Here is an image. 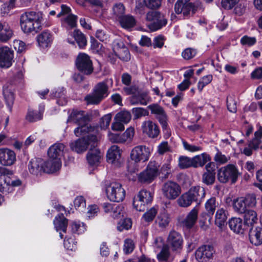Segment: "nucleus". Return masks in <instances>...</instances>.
Wrapping results in <instances>:
<instances>
[{
	"instance_id": "5",
	"label": "nucleus",
	"mask_w": 262,
	"mask_h": 262,
	"mask_svg": "<svg viewBox=\"0 0 262 262\" xmlns=\"http://www.w3.org/2000/svg\"><path fill=\"white\" fill-rule=\"evenodd\" d=\"M106 193L111 201L116 202L122 201L125 196V191L121 184L115 182L106 185Z\"/></svg>"
},
{
	"instance_id": "16",
	"label": "nucleus",
	"mask_w": 262,
	"mask_h": 262,
	"mask_svg": "<svg viewBox=\"0 0 262 262\" xmlns=\"http://www.w3.org/2000/svg\"><path fill=\"white\" fill-rule=\"evenodd\" d=\"M13 59V51L8 47L0 48V67L8 68L11 66Z\"/></svg>"
},
{
	"instance_id": "35",
	"label": "nucleus",
	"mask_w": 262,
	"mask_h": 262,
	"mask_svg": "<svg viewBox=\"0 0 262 262\" xmlns=\"http://www.w3.org/2000/svg\"><path fill=\"white\" fill-rule=\"evenodd\" d=\"M243 214H244V223L246 226H252L257 222V215L255 211L248 209Z\"/></svg>"
},
{
	"instance_id": "7",
	"label": "nucleus",
	"mask_w": 262,
	"mask_h": 262,
	"mask_svg": "<svg viewBox=\"0 0 262 262\" xmlns=\"http://www.w3.org/2000/svg\"><path fill=\"white\" fill-rule=\"evenodd\" d=\"M183 238L180 233L171 231L169 232L165 245L172 252L175 253H180L183 247Z\"/></svg>"
},
{
	"instance_id": "32",
	"label": "nucleus",
	"mask_w": 262,
	"mask_h": 262,
	"mask_svg": "<svg viewBox=\"0 0 262 262\" xmlns=\"http://www.w3.org/2000/svg\"><path fill=\"white\" fill-rule=\"evenodd\" d=\"M100 150L97 148L91 149L87 154V160L90 165H97L101 158Z\"/></svg>"
},
{
	"instance_id": "38",
	"label": "nucleus",
	"mask_w": 262,
	"mask_h": 262,
	"mask_svg": "<svg viewBox=\"0 0 262 262\" xmlns=\"http://www.w3.org/2000/svg\"><path fill=\"white\" fill-rule=\"evenodd\" d=\"M167 24V20L164 17H157L148 25L149 28L152 31L161 28Z\"/></svg>"
},
{
	"instance_id": "64",
	"label": "nucleus",
	"mask_w": 262,
	"mask_h": 262,
	"mask_svg": "<svg viewBox=\"0 0 262 262\" xmlns=\"http://www.w3.org/2000/svg\"><path fill=\"white\" fill-rule=\"evenodd\" d=\"M229 159L230 158L229 157H227L225 155L222 154L220 151L217 152L214 157V161L216 163L221 164L227 163Z\"/></svg>"
},
{
	"instance_id": "14",
	"label": "nucleus",
	"mask_w": 262,
	"mask_h": 262,
	"mask_svg": "<svg viewBox=\"0 0 262 262\" xmlns=\"http://www.w3.org/2000/svg\"><path fill=\"white\" fill-rule=\"evenodd\" d=\"M151 113L156 115L163 130H166L168 127L167 115L163 107L158 104H151L147 106Z\"/></svg>"
},
{
	"instance_id": "36",
	"label": "nucleus",
	"mask_w": 262,
	"mask_h": 262,
	"mask_svg": "<svg viewBox=\"0 0 262 262\" xmlns=\"http://www.w3.org/2000/svg\"><path fill=\"white\" fill-rule=\"evenodd\" d=\"M234 211L239 214H243L248 209L243 197L238 198L233 201Z\"/></svg>"
},
{
	"instance_id": "10",
	"label": "nucleus",
	"mask_w": 262,
	"mask_h": 262,
	"mask_svg": "<svg viewBox=\"0 0 262 262\" xmlns=\"http://www.w3.org/2000/svg\"><path fill=\"white\" fill-rule=\"evenodd\" d=\"M78 70L86 75H90L93 72V64L90 57L85 53H80L76 59Z\"/></svg>"
},
{
	"instance_id": "21",
	"label": "nucleus",
	"mask_w": 262,
	"mask_h": 262,
	"mask_svg": "<svg viewBox=\"0 0 262 262\" xmlns=\"http://www.w3.org/2000/svg\"><path fill=\"white\" fill-rule=\"evenodd\" d=\"M151 101V98L147 91L139 90L136 94L133 95L130 99V102L133 105L140 104L146 105Z\"/></svg>"
},
{
	"instance_id": "22",
	"label": "nucleus",
	"mask_w": 262,
	"mask_h": 262,
	"mask_svg": "<svg viewBox=\"0 0 262 262\" xmlns=\"http://www.w3.org/2000/svg\"><path fill=\"white\" fill-rule=\"evenodd\" d=\"M91 143L94 142H92L91 140L86 139L84 137H82L72 142L70 144V147L73 151L80 154L86 151L89 145Z\"/></svg>"
},
{
	"instance_id": "13",
	"label": "nucleus",
	"mask_w": 262,
	"mask_h": 262,
	"mask_svg": "<svg viewBox=\"0 0 262 262\" xmlns=\"http://www.w3.org/2000/svg\"><path fill=\"white\" fill-rule=\"evenodd\" d=\"M162 192L164 196L168 200L176 199L181 193V188L176 182L168 181L162 186Z\"/></svg>"
},
{
	"instance_id": "18",
	"label": "nucleus",
	"mask_w": 262,
	"mask_h": 262,
	"mask_svg": "<svg viewBox=\"0 0 262 262\" xmlns=\"http://www.w3.org/2000/svg\"><path fill=\"white\" fill-rule=\"evenodd\" d=\"M142 132L149 138H156L160 134V129L157 124L151 120L144 121L141 126Z\"/></svg>"
},
{
	"instance_id": "59",
	"label": "nucleus",
	"mask_w": 262,
	"mask_h": 262,
	"mask_svg": "<svg viewBox=\"0 0 262 262\" xmlns=\"http://www.w3.org/2000/svg\"><path fill=\"white\" fill-rule=\"evenodd\" d=\"M132 113L134 119H137L142 116H147L148 112L147 110L142 107H136L132 109Z\"/></svg>"
},
{
	"instance_id": "33",
	"label": "nucleus",
	"mask_w": 262,
	"mask_h": 262,
	"mask_svg": "<svg viewBox=\"0 0 262 262\" xmlns=\"http://www.w3.org/2000/svg\"><path fill=\"white\" fill-rule=\"evenodd\" d=\"M0 183L4 182L5 185L7 186L11 185L12 180L11 177L13 176V172L4 167L0 168Z\"/></svg>"
},
{
	"instance_id": "3",
	"label": "nucleus",
	"mask_w": 262,
	"mask_h": 262,
	"mask_svg": "<svg viewBox=\"0 0 262 262\" xmlns=\"http://www.w3.org/2000/svg\"><path fill=\"white\" fill-rule=\"evenodd\" d=\"M189 0H178L175 4L174 10L177 14L182 13L184 15L191 14H195L204 11V7L203 3L200 1L193 3H188Z\"/></svg>"
},
{
	"instance_id": "62",
	"label": "nucleus",
	"mask_w": 262,
	"mask_h": 262,
	"mask_svg": "<svg viewBox=\"0 0 262 262\" xmlns=\"http://www.w3.org/2000/svg\"><path fill=\"white\" fill-rule=\"evenodd\" d=\"M239 1V0H222L221 6L225 9L230 10L238 4Z\"/></svg>"
},
{
	"instance_id": "61",
	"label": "nucleus",
	"mask_w": 262,
	"mask_h": 262,
	"mask_svg": "<svg viewBox=\"0 0 262 262\" xmlns=\"http://www.w3.org/2000/svg\"><path fill=\"white\" fill-rule=\"evenodd\" d=\"M240 41L242 45L250 47L254 45L256 43V39L255 37H250L247 35H245L241 38Z\"/></svg>"
},
{
	"instance_id": "45",
	"label": "nucleus",
	"mask_w": 262,
	"mask_h": 262,
	"mask_svg": "<svg viewBox=\"0 0 262 262\" xmlns=\"http://www.w3.org/2000/svg\"><path fill=\"white\" fill-rule=\"evenodd\" d=\"M113 14L116 16H130L125 15V8L122 3H117L113 7Z\"/></svg>"
},
{
	"instance_id": "56",
	"label": "nucleus",
	"mask_w": 262,
	"mask_h": 262,
	"mask_svg": "<svg viewBox=\"0 0 262 262\" xmlns=\"http://www.w3.org/2000/svg\"><path fill=\"white\" fill-rule=\"evenodd\" d=\"M215 173L204 172L202 176V182L207 185H212L215 181Z\"/></svg>"
},
{
	"instance_id": "11",
	"label": "nucleus",
	"mask_w": 262,
	"mask_h": 262,
	"mask_svg": "<svg viewBox=\"0 0 262 262\" xmlns=\"http://www.w3.org/2000/svg\"><path fill=\"white\" fill-rule=\"evenodd\" d=\"M95 130V128L92 127L89 124L78 125V127L74 129V133L76 137H84L86 139L96 143L98 140L96 135L92 133Z\"/></svg>"
},
{
	"instance_id": "55",
	"label": "nucleus",
	"mask_w": 262,
	"mask_h": 262,
	"mask_svg": "<svg viewBox=\"0 0 262 262\" xmlns=\"http://www.w3.org/2000/svg\"><path fill=\"white\" fill-rule=\"evenodd\" d=\"M246 205L248 207H254L256 205V199L254 194H248L245 197H243Z\"/></svg>"
},
{
	"instance_id": "46",
	"label": "nucleus",
	"mask_w": 262,
	"mask_h": 262,
	"mask_svg": "<svg viewBox=\"0 0 262 262\" xmlns=\"http://www.w3.org/2000/svg\"><path fill=\"white\" fill-rule=\"evenodd\" d=\"M71 229L73 233L80 234L85 232L86 226L83 223L74 222L71 225Z\"/></svg>"
},
{
	"instance_id": "31",
	"label": "nucleus",
	"mask_w": 262,
	"mask_h": 262,
	"mask_svg": "<svg viewBox=\"0 0 262 262\" xmlns=\"http://www.w3.org/2000/svg\"><path fill=\"white\" fill-rule=\"evenodd\" d=\"M228 212L224 208L219 209L215 214V224L220 228L222 229L227 219Z\"/></svg>"
},
{
	"instance_id": "19",
	"label": "nucleus",
	"mask_w": 262,
	"mask_h": 262,
	"mask_svg": "<svg viewBox=\"0 0 262 262\" xmlns=\"http://www.w3.org/2000/svg\"><path fill=\"white\" fill-rule=\"evenodd\" d=\"M16 161L15 152L8 148L0 149V164L5 166H10Z\"/></svg>"
},
{
	"instance_id": "26",
	"label": "nucleus",
	"mask_w": 262,
	"mask_h": 262,
	"mask_svg": "<svg viewBox=\"0 0 262 262\" xmlns=\"http://www.w3.org/2000/svg\"><path fill=\"white\" fill-rule=\"evenodd\" d=\"M198 212V208L197 207L193 208L183 221V226L188 229L192 228L196 222Z\"/></svg>"
},
{
	"instance_id": "30",
	"label": "nucleus",
	"mask_w": 262,
	"mask_h": 262,
	"mask_svg": "<svg viewBox=\"0 0 262 262\" xmlns=\"http://www.w3.org/2000/svg\"><path fill=\"white\" fill-rule=\"evenodd\" d=\"M121 151L116 145H113L108 150L107 154V161L111 163L119 162L121 158Z\"/></svg>"
},
{
	"instance_id": "1",
	"label": "nucleus",
	"mask_w": 262,
	"mask_h": 262,
	"mask_svg": "<svg viewBox=\"0 0 262 262\" xmlns=\"http://www.w3.org/2000/svg\"><path fill=\"white\" fill-rule=\"evenodd\" d=\"M107 80L98 83L93 88L92 92L84 97V101L88 105L99 104L109 94Z\"/></svg>"
},
{
	"instance_id": "8",
	"label": "nucleus",
	"mask_w": 262,
	"mask_h": 262,
	"mask_svg": "<svg viewBox=\"0 0 262 262\" xmlns=\"http://www.w3.org/2000/svg\"><path fill=\"white\" fill-rule=\"evenodd\" d=\"M42 18L21 17L20 26L22 30L25 33L38 32L41 29Z\"/></svg>"
},
{
	"instance_id": "29",
	"label": "nucleus",
	"mask_w": 262,
	"mask_h": 262,
	"mask_svg": "<svg viewBox=\"0 0 262 262\" xmlns=\"http://www.w3.org/2000/svg\"><path fill=\"white\" fill-rule=\"evenodd\" d=\"M229 226L231 230L236 233H243L246 225L241 218L233 217L229 221Z\"/></svg>"
},
{
	"instance_id": "17",
	"label": "nucleus",
	"mask_w": 262,
	"mask_h": 262,
	"mask_svg": "<svg viewBox=\"0 0 262 262\" xmlns=\"http://www.w3.org/2000/svg\"><path fill=\"white\" fill-rule=\"evenodd\" d=\"M149 156L148 149L143 145H139L134 147L130 154L132 160L137 163L141 161H146L148 160Z\"/></svg>"
},
{
	"instance_id": "2",
	"label": "nucleus",
	"mask_w": 262,
	"mask_h": 262,
	"mask_svg": "<svg viewBox=\"0 0 262 262\" xmlns=\"http://www.w3.org/2000/svg\"><path fill=\"white\" fill-rule=\"evenodd\" d=\"M205 196V191L202 187L194 186L183 194L178 200L179 205L183 207L189 206L193 202L199 204Z\"/></svg>"
},
{
	"instance_id": "52",
	"label": "nucleus",
	"mask_w": 262,
	"mask_h": 262,
	"mask_svg": "<svg viewBox=\"0 0 262 262\" xmlns=\"http://www.w3.org/2000/svg\"><path fill=\"white\" fill-rule=\"evenodd\" d=\"M158 209L155 207L150 208L143 215V219L147 222H151L157 214Z\"/></svg>"
},
{
	"instance_id": "50",
	"label": "nucleus",
	"mask_w": 262,
	"mask_h": 262,
	"mask_svg": "<svg viewBox=\"0 0 262 262\" xmlns=\"http://www.w3.org/2000/svg\"><path fill=\"white\" fill-rule=\"evenodd\" d=\"M227 106L228 110L232 113L237 111V101L233 96H229L227 97Z\"/></svg>"
},
{
	"instance_id": "41",
	"label": "nucleus",
	"mask_w": 262,
	"mask_h": 262,
	"mask_svg": "<svg viewBox=\"0 0 262 262\" xmlns=\"http://www.w3.org/2000/svg\"><path fill=\"white\" fill-rule=\"evenodd\" d=\"M132 115L129 112L122 111L118 113L115 116L117 121H121L124 124H127L131 120Z\"/></svg>"
},
{
	"instance_id": "42",
	"label": "nucleus",
	"mask_w": 262,
	"mask_h": 262,
	"mask_svg": "<svg viewBox=\"0 0 262 262\" xmlns=\"http://www.w3.org/2000/svg\"><path fill=\"white\" fill-rule=\"evenodd\" d=\"M118 21L121 26L126 29L133 27L136 24L134 17H119Z\"/></svg>"
},
{
	"instance_id": "57",
	"label": "nucleus",
	"mask_w": 262,
	"mask_h": 262,
	"mask_svg": "<svg viewBox=\"0 0 262 262\" xmlns=\"http://www.w3.org/2000/svg\"><path fill=\"white\" fill-rule=\"evenodd\" d=\"M212 80V76L211 75H208L202 77L198 83V88L199 90L201 92L203 88L209 83H210Z\"/></svg>"
},
{
	"instance_id": "37",
	"label": "nucleus",
	"mask_w": 262,
	"mask_h": 262,
	"mask_svg": "<svg viewBox=\"0 0 262 262\" xmlns=\"http://www.w3.org/2000/svg\"><path fill=\"white\" fill-rule=\"evenodd\" d=\"M37 39L39 46L43 48L47 47L52 41L51 34L47 31H45L39 34L37 36Z\"/></svg>"
},
{
	"instance_id": "58",
	"label": "nucleus",
	"mask_w": 262,
	"mask_h": 262,
	"mask_svg": "<svg viewBox=\"0 0 262 262\" xmlns=\"http://www.w3.org/2000/svg\"><path fill=\"white\" fill-rule=\"evenodd\" d=\"M144 201L141 200L140 199L136 196L134 199L133 206L134 207L139 211H143L145 209L146 205Z\"/></svg>"
},
{
	"instance_id": "4",
	"label": "nucleus",
	"mask_w": 262,
	"mask_h": 262,
	"mask_svg": "<svg viewBox=\"0 0 262 262\" xmlns=\"http://www.w3.org/2000/svg\"><path fill=\"white\" fill-rule=\"evenodd\" d=\"M211 157L206 152L196 155L192 158L186 156H181L179 159V166L182 168L189 167L197 168L203 167L208 161H211Z\"/></svg>"
},
{
	"instance_id": "27",
	"label": "nucleus",
	"mask_w": 262,
	"mask_h": 262,
	"mask_svg": "<svg viewBox=\"0 0 262 262\" xmlns=\"http://www.w3.org/2000/svg\"><path fill=\"white\" fill-rule=\"evenodd\" d=\"M13 90L12 86L10 84H6L3 88V95L10 111H12L14 100Z\"/></svg>"
},
{
	"instance_id": "49",
	"label": "nucleus",
	"mask_w": 262,
	"mask_h": 262,
	"mask_svg": "<svg viewBox=\"0 0 262 262\" xmlns=\"http://www.w3.org/2000/svg\"><path fill=\"white\" fill-rule=\"evenodd\" d=\"M170 219L168 214L161 213L157 217L156 223L161 228L166 227L169 224Z\"/></svg>"
},
{
	"instance_id": "34",
	"label": "nucleus",
	"mask_w": 262,
	"mask_h": 262,
	"mask_svg": "<svg viewBox=\"0 0 262 262\" xmlns=\"http://www.w3.org/2000/svg\"><path fill=\"white\" fill-rule=\"evenodd\" d=\"M55 228L57 231L61 230L66 232L68 225V220L64 217L62 213L59 214L54 221Z\"/></svg>"
},
{
	"instance_id": "48",
	"label": "nucleus",
	"mask_w": 262,
	"mask_h": 262,
	"mask_svg": "<svg viewBox=\"0 0 262 262\" xmlns=\"http://www.w3.org/2000/svg\"><path fill=\"white\" fill-rule=\"evenodd\" d=\"M169 250L165 245L163 247L161 251L157 255V258L159 261H166L169 259L170 255Z\"/></svg>"
},
{
	"instance_id": "24",
	"label": "nucleus",
	"mask_w": 262,
	"mask_h": 262,
	"mask_svg": "<svg viewBox=\"0 0 262 262\" xmlns=\"http://www.w3.org/2000/svg\"><path fill=\"white\" fill-rule=\"evenodd\" d=\"M44 161L41 159L31 160L29 163V170L32 174L38 175L43 172Z\"/></svg>"
},
{
	"instance_id": "28",
	"label": "nucleus",
	"mask_w": 262,
	"mask_h": 262,
	"mask_svg": "<svg viewBox=\"0 0 262 262\" xmlns=\"http://www.w3.org/2000/svg\"><path fill=\"white\" fill-rule=\"evenodd\" d=\"M249 239L252 244L258 246L262 244V229L257 227L250 230Z\"/></svg>"
},
{
	"instance_id": "39",
	"label": "nucleus",
	"mask_w": 262,
	"mask_h": 262,
	"mask_svg": "<svg viewBox=\"0 0 262 262\" xmlns=\"http://www.w3.org/2000/svg\"><path fill=\"white\" fill-rule=\"evenodd\" d=\"M42 113L39 111L29 110L26 116V119L29 122L37 121L42 119Z\"/></svg>"
},
{
	"instance_id": "12",
	"label": "nucleus",
	"mask_w": 262,
	"mask_h": 262,
	"mask_svg": "<svg viewBox=\"0 0 262 262\" xmlns=\"http://www.w3.org/2000/svg\"><path fill=\"white\" fill-rule=\"evenodd\" d=\"M215 250L210 245H203L200 246L195 252V256L198 261L207 262L212 259Z\"/></svg>"
},
{
	"instance_id": "43",
	"label": "nucleus",
	"mask_w": 262,
	"mask_h": 262,
	"mask_svg": "<svg viewBox=\"0 0 262 262\" xmlns=\"http://www.w3.org/2000/svg\"><path fill=\"white\" fill-rule=\"evenodd\" d=\"M205 206L207 214L209 215H212L217 207L215 198L212 197L208 200Z\"/></svg>"
},
{
	"instance_id": "40",
	"label": "nucleus",
	"mask_w": 262,
	"mask_h": 262,
	"mask_svg": "<svg viewBox=\"0 0 262 262\" xmlns=\"http://www.w3.org/2000/svg\"><path fill=\"white\" fill-rule=\"evenodd\" d=\"M73 36L80 48H83L86 45V39L84 34L79 30H75Z\"/></svg>"
},
{
	"instance_id": "23",
	"label": "nucleus",
	"mask_w": 262,
	"mask_h": 262,
	"mask_svg": "<svg viewBox=\"0 0 262 262\" xmlns=\"http://www.w3.org/2000/svg\"><path fill=\"white\" fill-rule=\"evenodd\" d=\"M64 145L62 143H56L48 149V154L50 158L60 160L63 156Z\"/></svg>"
},
{
	"instance_id": "53",
	"label": "nucleus",
	"mask_w": 262,
	"mask_h": 262,
	"mask_svg": "<svg viewBox=\"0 0 262 262\" xmlns=\"http://www.w3.org/2000/svg\"><path fill=\"white\" fill-rule=\"evenodd\" d=\"M76 17H63L61 19L62 25L67 29H72L76 26Z\"/></svg>"
},
{
	"instance_id": "9",
	"label": "nucleus",
	"mask_w": 262,
	"mask_h": 262,
	"mask_svg": "<svg viewBox=\"0 0 262 262\" xmlns=\"http://www.w3.org/2000/svg\"><path fill=\"white\" fill-rule=\"evenodd\" d=\"M159 165L156 161L150 162L146 169L141 172L139 179L141 182L150 183L159 174Z\"/></svg>"
},
{
	"instance_id": "60",
	"label": "nucleus",
	"mask_w": 262,
	"mask_h": 262,
	"mask_svg": "<svg viewBox=\"0 0 262 262\" xmlns=\"http://www.w3.org/2000/svg\"><path fill=\"white\" fill-rule=\"evenodd\" d=\"M182 144L184 149L190 152H196L202 150L201 146L190 144L185 140H182Z\"/></svg>"
},
{
	"instance_id": "63",
	"label": "nucleus",
	"mask_w": 262,
	"mask_h": 262,
	"mask_svg": "<svg viewBox=\"0 0 262 262\" xmlns=\"http://www.w3.org/2000/svg\"><path fill=\"white\" fill-rule=\"evenodd\" d=\"M196 53V52L195 50L192 48H188L182 52V56L184 59L186 60H189L194 57Z\"/></svg>"
},
{
	"instance_id": "54",
	"label": "nucleus",
	"mask_w": 262,
	"mask_h": 262,
	"mask_svg": "<svg viewBox=\"0 0 262 262\" xmlns=\"http://www.w3.org/2000/svg\"><path fill=\"white\" fill-rule=\"evenodd\" d=\"M137 196L141 200L144 201L147 204L150 203L152 200V196L150 192L145 190H141Z\"/></svg>"
},
{
	"instance_id": "25",
	"label": "nucleus",
	"mask_w": 262,
	"mask_h": 262,
	"mask_svg": "<svg viewBox=\"0 0 262 262\" xmlns=\"http://www.w3.org/2000/svg\"><path fill=\"white\" fill-rule=\"evenodd\" d=\"M61 166V160L55 159H51L47 160L43 164V172L47 173H53L58 170Z\"/></svg>"
},
{
	"instance_id": "15",
	"label": "nucleus",
	"mask_w": 262,
	"mask_h": 262,
	"mask_svg": "<svg viewBox=\"0 0 262 262\" xmlns=\"http://www.w3.org/2000/svg\"><path fill=\"white\" fill-rule=\"evenodd\" d=\"M92 119V116L83 111L73 110L69 117L68 121L73 122L77 125L88 123Z\"/></svg>"
},
{
	"instance_id": "20",
	"label": "nucleus",
	"mask_w": 262,
	"mask_h": 262,
	"mask_svg": "<svg viewBox=\"0 0 262 262\" xmlns=\"http://www.w3.org/2000/svg\"><path fill=\"white\" fill-rule=\"evenodd\" d=\"M101 205L104 211L110 214L114 219L119 218L122 215L123 207L121 205L104 203Z\"/></svg>"
},
{
	"instance_id": "44",
	"label": "nucleus",
	"mask_w": 262,
	"mask_h": 262,
	"mask_svg": "<svg viewBox=\"0 0 262 262\" xmlns=\"http://www.w3.org/2000/svg\"><path fill=\"white\" fill-rule=\"evenodd\" d=\"M135 135V129L133 127H130L126 129V130L121 135L122 142L124 143L125 142H130Z\"/></svg>"
},
{
	"instance_id": "51",
	"label": "nucleus",
	"mask_w": 262,
	"mask_h": 262,
	"mask_svg": "<svg viewBox=\"0 0 262 262\" xmlns=\"http://www.w3.org/2000/svg\"><path fill=\"white\" fill-rule=\"evenodd\" d=\"M132 227V221L130 219L126 218L121 220L118 223L117 229L119 231H122L123 230H128Z\"/></svg>"
},
{
	"instance_id": "47",
	"label": "nucleus",
	"mask_w": 262,
	"mask_h": 262,
	"mask_svg": "<svg viewBox=\"0 0 262 262\" xmlns=\"http://www.w3.org/2000/svg\"><path fill=\"white\" fill-rule=\"evenodd\" d=\"M116 55L121 60L127 61L130 59V53L128 49L123 45L122 48L118 49Z\"/></svg>"
},
{
	"instance_id": "6",
	"label": "nucleus",
	"mask_w": 262,
	"mask_h": 262,
	"mask_svg": "<svg viewBox=\"0 0 262 262\" xmlns=\"http://www.w3.org/2000/svg\"><path fill=\"white\" fill-rule=\"evenodd\" d=\"M238 172L236 167L231 164H229L219 169L217 179L222 183H226L229 180L232 183H234L237 180Z\"/></svg>"
}]
</instances>
